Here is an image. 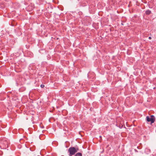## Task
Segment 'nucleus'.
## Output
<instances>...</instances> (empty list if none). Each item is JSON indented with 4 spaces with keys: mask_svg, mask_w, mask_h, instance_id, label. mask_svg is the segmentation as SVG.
Masks as SVG:
<instances>
[{
    "mask_svg": "<svg viewBox=\"0 0 156 156\" xmlns=\"http://www.w3.org/2000/svg\"><path fill=\"white\" fill-rule=\"evenodd\" d=\"M5 143H6V144L7 145V142L6 141H5Z\"/></svg>",
    "mask_w": 156,
    "mask_h": 156,
    "instance_id": "obj_8",
    "label": "nucleus"
},
{
    "mask_svg": "<svg viewBox=\"0 0 156 156\" xmlns=\"http://www.w3.org/2000/svg\"><path fill=\"white\" fill-rule=\"evenodd\" d=\"M146 120L148 122H150L151 123L154 122L155 121V118L153 115L150 116H147L146 118Z\"/></svg>",
    "mask_w": 156,
    "mask_h": 156,
    "instance_id": "obj_2",
    "label": "nucleus"
},
{
    "mask_svg": "<svg viewBox=\"0 0 156 156\" xmlns=\"http://www.w3.org/2000/svg\"><path fill=\"white\" fill-rule=\"evenodd\" d=\"M76 150L75 147H71L69 148L68 150V152L69 153V156H72L75 154L76 152Z\"/></svg>",
    "mask_w": 156,
    "mask_h": 156,
    "instance_id": "obj_1",
    "label": "nucleus"
},
{
    "mask_svg": "<svg viewBox=\"0 0 156 156\" xmlns=\"http://www.w3.org/2000/svg\"><path fill=\"white\" fill-rule=\"evenodd\" d=\"M75 149H76V152L79 151V148L78 147H75Z\"/></svg>",
    "mask_w": 156,
    "mask_h": 156,
    "instance_id": "obj_5",
    "label": "nucleus"
},
{
    "mask_svg": "<svg viewBox=\"0 0 156 156\" xmlns=\"http://www.w3.org/2000/svg\"><path fill=\"white\" fill-rule=\"evenodd\" d=\"M41 88H44V85L43 84H41Z\"/></svg>",
    "mask_w": 156,
    "mask_h": 156,
    "instance_id": "obj_6",
    "label": "nucleus"
},
{
    "mask_svg": "<svg viewBox=\"0 0 156 156\" xmlns=\"http://www.w3.org/2000/svg\"><path fill=\"white\" fill-rule=\"evenodd\" d=\"M82 155L81 153L78 152L76 153L75 155V156H82Z\"/></svg>",
    "mask_w": 156,
    "mask_h": 156,
    "instance_id": "obj_4",
    "label": "nucleus"
},
{
    "mask_svg": "<svg viewBox=\"0 0 156 156\" xmlns=\"http://www.w3.org/2000/svg\"><path fill=\"white\" fill-rule=\"evenodd\" d=\"M151 13V11L149 10H147L146 11L145 13L147 15H149Z\"/></svg>",
    "mask_w": 156,
    "mask_h": 156,
    "instance_id": "obj_3",
    "label": "nucleus"
},
{
    "mask_svg": "<svg viewBox=\"0 0 156 156\" xmlns=\"http://www.w3.org/2000/svg\"><path fill=\"white\" fill-rule=\"evenodd\" d=\"M148 38L149 39H151V37H149Z\"/></svg>",
    "mask_w": 156,
    "mask_h": 156,
    "instance_id": "obj_7",
    "label": "nucleus"
}]
</instances>
